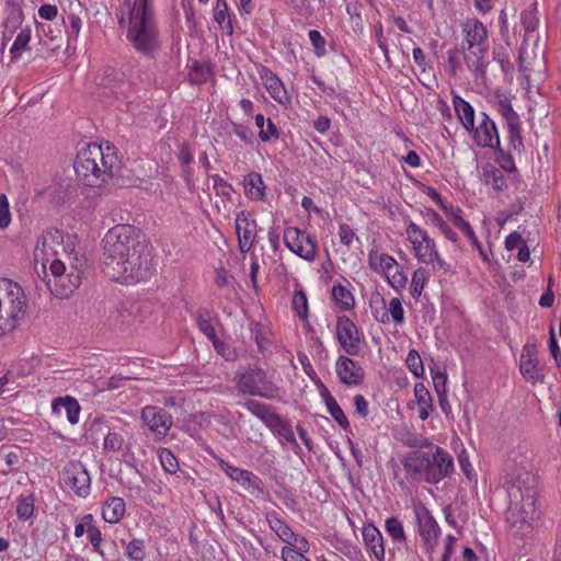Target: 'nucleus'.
<instances>
[{
  "instance_id": "obj_1",
  "label": "nucleus",
  "mask_w": 561,
  "mask_h": 561,
  "mask_svg": "<svg viewBox=\"0 0 561 561\" xmlns=\"http://www.w3.org/2000/svg\"><path fill=\"white\" fill-rule=\"evenodd\" d=\"M102 245L103 271L113 280L134 284L153 275L151 247L138 228L117 225L105 233Z\"/></svg>"
},
{
  "instance_id": "obj_2",
  "label": "nucleus",
  "mask_w": 561,
  "mask_h": 561,
  "mask_svg": "<svg viewBox=\"0 0 561 561\" xmlns=\"http://www.w3.org/2000/svg\"><path fill=\"white\" fill-rule=\"evenodd\" d=\"M118 169L116 148L108 141L102 145H88L78 152L75 161L78 179L90 187L100 188L117 174Z\"/></svg>"
},
{
  "instance_id": "obj_3",
  "label": "nucleus",
  "mask_w": 561,
  "mask_h": 561,
  "mask_svg": "<svg viewBox=\"0 0 561 561\" xmlns=\"http://www.w3.org/2000/svg\"><path fill=\"white\" fill-rule=\"evenodd\" d=\"M403 468L412 480L431 484H437L455 470L451 455L439 446L433 454L410 451L403 460Z\"/></svg>"
},
{
  "instance_id": "obj_4",
  "label": "nucleus",
  "mask_w": 561,
  "mask_h": 561,
  "mask_svg": "<svg viewBox=\"0 0 561 561\" xmlns=\"http://www.w3.org/2000/svg\"><path fill=\"white\" fill-rule=\"evenodd\" d=\"M126 37L146 56H151L159 48V32L148 0H134Z\"/></svg>"
},
{
  "instance_id": "obj_5",
  "label": "nucleus",
  "mask_w": 561,
  "mask_h": 561,
  "mask_svg": "<svg viewBox=\"0 0 561 561\" xmlns=\"http://www.w3.org/2000/svg\"><path fill=\"white\" fill-rule=\"evenodd\" d=\"M65 259L55 257L50 261L51 277L46 279V285L58 298H68L81 284L85 259L78 253H66Z\"/></svg>"
},
{
  "instance_id": "obj_6",
  "label": "nucleus",
  "mask_w": 561,
  "mask_h": 561,
  "mask_svg": "<svg viewBox=\"0 0 561 561\" xmlns=\"http://www.w3.org/2000/svg\"><path fill=\"white\" fill-rule=\"evenodd\" d=\"M0 308L15 330L27 313V299L23 288L9 278H0Z\"/></svg>"
},
{
  "instance_id": "obj_7",
  "label": "nucleus",
  "mask_w": 561,
  "mask_h": 561,
  "mask_svg": "<svg viewBox=\"0 0 561 561\" xmlns=\"http://www.w3.org/2000/svg\"><path fill=\"white\" fill-rule=\"evenodd\" d=\"M234 380L237 389L243 394L274 399L278 391V388L268 380L266 371L256 365L242 371L238 370Z\"/></svg>"
},
{
  "instance_id": "obj_8",
  "label": "nucleus",
  "mask_w": 561,
  "mask_h": 561,
  "mask_svg": "<svg viewBox=\"0 0 561 561\" xmlns=\"http://www.w3.org/2000/svg\"><path fill=\"white\" fill-rule=\"evenodd\" d=\"M537 517L536 499L529 496L524 500L510 499L506 520L512 528H516V533H529Z\"/></svg>"
},
{
  "instance_id": "obj_9",
  "label": "nucleus",
  "mask_w": 561,
  "mask_h": 561,
  "mask_svg": "<svg viewBox=\"0 0 561 561\" xmlns=\"http://www.w3.org/2000/svg\"><path fill=\"white\" fill-rule=\"evenodd\" d=\"M85 437H90L93 442L103 437L104 453H118L127 443L124 435L113 430L104 416H95L89 422Z\"/></svg>"
},
{
  "instance_id": "obj_10",
  "label": "nucleus",
  "mask_w": 561,
  "mask_h": 561,
  "mask_svg": "<svg viewBox=\"0 0 561 561\" xmlns=\"http://www.w3.org/2000/svg\"><path fill=\"white\" fill-rule=\"evenodd\" d=\"M61 480L77 496L82 499L89 496L91 491V477L81 461H68L62 468Z\"/></svg>"
},
{
  "instance_id": "obj_11",
  "label": "nucleus",
  "mask_w": 561,
  "mask_h": 561,
  "mask_svg": "<svg viewBox=\"0 0 561 561\" xmlns=\"http://www.w3.org/2000/svg\"><path fill=\"white\" fill-rule=\"evenodd\" d=\"M65 233L58 229H49L45 231L37 240L34 249V255L36 260H42L43 267L45 268L46 263L54 260V256L60 254L66 255L69 253L65 243Z\"/></svg>"
},
{
  "instance_id": "obj_12",
  "label": "nucleus",
  "mask_w": 561,
  "mask_h": 561,
  "mask_svg": "<svg viewBox=\"0 0 561 561\" xmlns=\"http://www.w3.org/2000/svg\"><path fill=\"white\" fill-rule=\"evenodd\" d=\"M284 243L295 254L301 259L312 262L317 256V241L296 227H287L284 230Z\"/></svg>"
},
{
  "instance_id": "obj_13",
  "label": "nucleus",
  "mask_w": 561,
  "mask_h": 561,
  "mask_svg": "<svg viewBox=\"0 0 561 561\" xmlns=\"http://www.w3.org/2000/svg\"><path fill=\"white\" fill-rule=\"evenodd\" d=\"M407 234L417 260L425 264L433 263V257H437V249L428 233L415 222L410 221L407 227Z\"/></svg>"
},
{
  "instance_id": "obj_14",
  "label": "nucleus",
  "mask_w": 561,
  "mask_h": 561,
  "mask_svg": "<svg viewBox=\"0 0 561 561\" xmlns=\"http://www.w3.org/2000/svg\"><path fill=\"white\" fill-rule=\"evenodd\" d=\"M497 111L505 119L510 147L520 153L524 149V141L520 133V119L513 110L510 99L503 98L497 103Z\"/></svg>"
},
{
  "instance_id": "obj_15",
  "label": "nucleus",
  "mask_w": 561,
  "mask_h": 561,
  "mask_svg": "<svg viewBox=\"0 0 561 561\" xmlns=\"http://www.w3.org/2000/svg\"><path fill=\"white\" fill-rule=\"evenodd\" d=\"M336 337L346 354L357 356L360 352V333L355 323L346 316L337 318Z\"/></svg>"
},
{
  "instance_id": "obj_16",
  "label": "nucleus",
  "mask_w": 561,
  "mask_h": 561,
  "mask_svg": "<svg viewBox=\"0 0 561 561\" xmlns=\"http://www.w3.org/2000/svg\"><path fill=\"white\" fill-rule=\"evenodd\" d=\"M141 420L157 439L165 437L173 424L172 416L164 409L156 405L145 407L141 410Z\"/></svg>"
},
{
  "instance_id": "obj_17",
  "label": "nucleus",
  "mask_w": 561,
  "mask_h": 561,
  "mask_svg": "<svg viewBox=\"0 0 561 561\" xmlns=\"http://www.w3.org/2000/svg\"><path fill=\"white\" fill-rule=\"evenodd\" d=\"M520 374L524 378L531 382H543L545 374L542 368L539 367V359L537 356V346L535 343H526L523 347L520 355Z\"/></svg>"
},
{
  "instance_id": "obj_18",
  "label": "nucleus",
  "mask_w": 561,
  "mask_h": 561,
  "mask_svg": "<svg viewBox=\"0 0 561 561\" xmlns=\"http://www.w3.org/2000/svg\"><path fill=\"white\" fill-rule=\"evenodd\" d=\"M506 488L510 499L524 500L528 496L537 499L536 478L526 470L518 472L507 481Z\"/></svg>"
},
{
  "instance_id": "obj_19",
  "label": "nucleus",
  "mask_w": 561,
  "mask_h": 561,
  "mask_svg": "<svg viewBox=\"0 0 561 561\" xmlns=\"http://www.w3.org/2000/svg\"><path fill=\"white\" fill-rule=\"evenodd\" d=\"M473 140L483 148H499L500 136L497 127L493 119L485 113L480 114V122L477 127L473 126Z\"/></svg>"
},
{
  "instance_id": "obj_20",
  "label": "nucleus",
  "mask_w": 561,
  "mask_h": 561,
  "mask_svg": "<svg viewBox=\"0 0 561 561\" xmlns=\"http://www.w3.org/2000/svg\"><path fill=\"white\" fill-rule=\"evenodd\" d=\"M461 53L463 60L469 70L476 78H484L486 73L488 62L485 56L488 54V44L483 45H462Z\"/></svg>"
},
{
  "instance_id": "obj_21",
  "label": "nucleus",
  "mask_w": 561,
  "mask_h": 561,
  "mask_svg": "<svg viewBox=\"0 0 561 561\" xmlns=\"http://www.w3.org/2000/svg\"><path fill=\"white\" fill-rule=\"evenodd\" d=\"M335 371L340 381L346 386H358L364 381L362 366L352 358L341 355L335 363Z\"/></svg>"
},
{
  "instance_id": "obj_22",
  "label": "nucleus",
  "mask_w": 561,
  "mask_h": 561,
  "mask_svg": "<svg viewBox=\"0 0 561 561\" xmlns=\"http://www.w3.org/2000/svg\"><path fill=\"white\" fill-rule=\"evenodd\" d=\"M256 221L250 219L248 214L244 211L237 214L236 232L239 249L242 253L249 252L253 248L256 237Z\"/></svg>"
},
{
  "instance_id": "obj_23",
  "label": "nucleus",
  "mask_w": 561,
  "mask_h": 561,
  "mask_svg": "<svg viewBox=\"0 0 561 561\" xmlns=\"http://www.w3.org/2000/svg\"><path fill=\"white\" fill-rule=\"evenodd\" d=\"M220 468L231 480L237 481L244 489L263 491L260 486L261 480L252 471L234 467L224 460L220 461Z\"/></svg>"
},
{
  "instance_id": "obj_24",
  "label": "nucleus",
  "mask_w": 561,
  "mask_h": 561,
  "mask_svg": "<svg viewBox=\"0 0 561 561\" xmlns=\"http://www.w3.org/2000/svg\"><path fill=\"white\" fill-rule=\"evenodd\" d=\"M419 533L428 549H434L440 528L427 510L416 514Z\"/></svg>"
},
{
  "instance_id": "obj_25",
  "label": "nucleus",
  "mask_w": 561,
  "mask_h": 561,
  "mask_svg": "<svg viewBox=\"0 0 561 561\" xmlns=\"http://www.w3.org/2000/svg\"><path fill=\"white\" fill-rule=\"evenodd\" d=\"M362 535L367 552L371 553L378 561H385L386 551L380 530L375 525L367 524L363 527Z\"/></svg>"
},
{
  "instance_id": "obj_26",
  "label": "nucleus",
  "mask_w": 561,
  "mask_h": 561,
  "mask_svg": "<svg viewBox=\"0 0 561 561\" xmlns=\"http://www.w3.org/2000/svg\"><path fill=\"white\" fill-rule=\"evenodd\" d=\"M461 31L463 34L462 45H483L488 44V30L486 26L478 19L467 20Z\"/></svg>"
},
{
  "instance_id": "obj_27",
  "label": "nucleus",
  "mask_w": 561,
  "mask_h": 561,
  "mask_svg": "<svg viewBox=\"0 0 561 561\" xmlns=\"http://www.w3.org/2000/svg\"><path fill=\"white\" fill-rule=\"evenodd\" d=\"M264 76L262 78H265V87L271 95V98L276 101L277 103L282 105H289L291 103V98L287 93L286 89L284 88L283 82L279 80V78L274 75L271 70L267 68L263 69Z\"/></svg>"
},
{
  "instance_id": "obj_28",
  "label": "nucleus",
  "mask_w": 561,
  "mask_h": 561,
  "mask_svg": "<svg viewBox=\"0 0 561 561\" xmlns=\"http://www.w3.org/2000/svg\"><path fill=\"white\" fill-rule=\"evenodd\" d=\"M65 410L67 420L70 424L75 425L79 422V416L81 412V408L79 402L70 397H58L51 402V412L56 415L61 414V410Z\"/></svg>"
},
{
  "instance_id": "obj_29",
  "label": "nucleus",
  "mask_w": 561,
  "mask_h": 561,
  "mask_svg": "<svg viewBox=\"0 0 561 561\" xmlns=\"http://www.w3.org/2000/svg\"><path fill=\"white\" fill-rule=\"evenodd\" d=\"M242 405L250 413H252L257 419H260L265 424V426L268 428L274 424V422L279 416V414H277L271 405L265 404V403L260 402L254 399L245 400L242 403Z\"/></svg>"
},
{
  "instance_id": "obj_30",
  "label": "nucleus",
  "mask_w": 561,
  "mask_h": 561,
  "mask_svg": "<svg viewBox=\"0 0 561 561\" xmlns=\"http://www.w3.org/2000/svg\"><path fill=\"white\" fill-rule=\"evenodd\" d=\"M266 522L270 528L277 535V537L287 545L295 543V533L293 529L278 516L274 511L265 514Z\"/></svg>"
},
{
  "instance_id": "obj_31",
  "label": "nucleus",
  "mask_w": 561,
  "mask_h": 561,
  "mask_svg": "<svg viewBox=\"0 0 561 561\" xmlns=\"http://www.w3.org/2000/svg\"><path fill=\"white\" fill-rule=\"evenodd\" d=\"M125 501L118 496L108 497L102 507V517L106 523L116 524L125 514Z\"/></svg>"
},
{
  "instance_id": "obj_32",
  "label": "nucleus",
  "mask_w": 561,
  "mask_h": 561,
  "mask_svg": "<svg viewBox=\"0 0 561 561\" xmlns=\"http://www.w3.org/2000/svg\"><path fill=\"white\" fill-rule=\"evenodd\" d=\"M454 107L458 119L466 130H473L474 126V110L469 102L463 100L459 95H455L453 99Z\"/></svg>"
},
{
  "instance_id": "obj_33",
  "label": "nucleus",
  "mask_w": 561,
  "mask_h": 561,
  "mask_svg": "<svg viewBox=\"0 0 561 561\" xmlns=\"http://www.w3.org/2000/svg\"><path fill=\"white\" fill-rule=\"evenodd\" d=\"M24 21V13L19 0H5L4 27L13 33Z\"/></svg>"
},
{
  "instance_id": "obj_34",
  "label": "nucleus",
  "mask_w": 561,
  "mask_h": 561,
  "mask_svg": "<svg viewBox=\"0 0 561 561\" xmlns=\"http://www.w3.org/2000/svg\"><path fill=\"white\" fill-rule=\"evenodd\" d=\"M520 23L524 28L523 46L531 39L539 24L537 3L531 4L520 13Z\"/></svg>"
},
{
  "instance_id": "obj_35",
  "label": "nucleus",
  "mask_w": 561,
  "mask_h": 561,
  "mask_svg": "<svg viewBox=\"0 0 561 561\" xmlns=\"http://www.w3.org/2000/svg\"><path fill=\"white\" fill-rule=\"evenodd\" d=\"M245 195L253 201H261L264 197L265 185L262 175L257 172H250L243 180Z\"/></svg>"
},
{
  "instance_id": "obj_36",
  "label": "nucleus",
  "mask_w": 561,
  "mask_h": 561,
  "mask_svg": "<svg viewBox=\"0 0 561 561\" xmlns=\"http://www.w3.org/2000/svg\"><path fill=\"white\" fill-rule=\"evenodd\" d=\"M250 330L257 345V350L262 355L270 352L272 346L271 332L261 322H251Z\"/></svg>"
},
{
  "instance_id": "obj_37",
  "label": "nucleus",
  "mask_w": 561,
  "mask_h": 561,
  "mask_svg": "<svg viewBox=\"0 0 561 561\" xmlns=\"http://www.w3.org/2000/svg\"><path fill=\"white\" fill-rule=\"evenodd\" d=\"M332 298L340 311H350L355 306L353 294L342 284L333 285Z\"/></svg>"
},
{
  "instance_id": "obj_38",
  "label": "nucleus",
  "mask_w": 561,
  "mask_h": 561,
  "mask_svg": "<svg viewBox=\"0 0 561 561\" xmlns=\"http://www.w3.org/2000/svg\"><path fill=\"white\" fill-rule=\"evenodd\" d=\"M31 34L32 31L30 26H25L21 30L10 48L11 60L20 59L22 53L26 49H30L28 44L31 41Z\"/></svg>"
},
{
  "instance_id": "obj_39",
  "label": "nucleus",
  "mask_w": 561,
  "mask_h": 561,
  "mask_svg": "<svg viewBox=\"0 0 561 561\" xmlns=\"http://www.w3.org/2000/svg\"><path fill=\"white\" fill-rule=\"evenodd\" d=\"M483 175L485 185L491 186L493 190L502 192L507 187L504 174L500 169L490 167L484 169Z\"/></svg>"
},
{
  "instance_id": "obj_40",
  "label": "nucleus",
  "mask_w": 561,
  "mask_h": 561,
  "mask_svg": "<svg viewBox=\"0 0 561 561\" xmlns=\"http://www.w3.org/2000/svg\"><path fill=\"white\" fill-rule=\"evenodd\" d=\"M35 511V495L33 493L23 494L18 499L16 515L21 520L30 519Z\"/></svg>"
},
{
  "instance_id": "obj_41",
  "label": "nucleus",
  "mask_w": 561,
  "mask_h": 561,
  "mask_svg": "<svg viewBox=\"0 0 561 561\" xmlns=\"http://www.w3.org/2000/svg\"><path fill=\"white\" fill-rule=\"evenodd\" d=\"M196 323L198 329L210 340H216L217 335L211 324V313L206 308H201L197 311Z\"/></svg>"
},
{
  "instance_id": "obj_42",
  "label": "nucleus",
  "mask_w": 561,
  "mask_h": 561,
  "mask_svg": "<svg viewBox=\"0 0 561 561\" xmlns=\"http://www.w3.org/2000/svg\"><path fill=\"white\" fill-rule=\"evenodd\" d=\"M210 72L208 65L194 61L188 73V80L193 84H202L208 80Z\"/></svg>"
},
{
  "instance_id": "obj_43",
  "label": "nucleus",
  "mask_w": 561,
  "mask_h": 561,
  "mask_svg": "<svg viewBox=\"0 0 561 561\" xmlns=\"http://www.w3.org/2000/svg\"><path fill=\"white\" fill-rule=\"evenodd\" d=\"M369 306L371 309V314L376 321L380 323L389 322V313L387 312L383 297H381L379 294L371 297Z\"/></svg>"
},
{
  "instance_id": "obj_44",
  "label": "nucleus",
  "mask_w": 561,
  "mask_h": 561,
  "mask_svg": "<svg viewBox=\"0 0 561 561\" xmlns=\"http://www.w3.org/2000/svg\"><path fill=\"white\" fill-rule=\"evenodd\" d=\"M427 218L431 222L439 229V231L450 241H457V234L445 222L442 216L435 211L434 209H427L426 213Z\"/></svg>"
},
{
  "instance_id": "obj_45",
  "label": "nucleus",
  "mask_w": 561,
  "mask_h": 561,
  "mask_svg": "<svg viewBox=\"0 0 561 561\" xmlns=\"http://www.w3.org/2000/svg\"><path fill=\"white\" fill-rule=\"evenodd\" d=\"M428 272L424 267H419L414 271L411 280V295L419 298L428 280Z\"/></svg>"
},
{
  "instance_id": "obj_46",
  "label": "nucleus",
  "mask_w": 561,
  "mask_h": 561,
  "mask_svg": "<svg viewBox=\"0 0 561 561\" xmlns=\"http://www.w3.org/2000/svg\"><path fill=\"white\" fill-rule=\"evenodd\" d=\"M0 457L3 459V467L0 469L2 474H9L18 471L15 466L21 462L22 458L21 451L18 448L5 454H0Z\"/></svg>"
},
{
  "instance_id": "obj_47",
  "label": "nucleus",
  "mask_w": 561,
  "mask_h": 561,
  "mask_svg": "<svg viewBox=\"0 0 561 561\" xmlns=\"http://www.w3.org/2000/svg\"><path fill=\"white\" fill-rule=\"evenodd\" d=\"M214 19L220 25L226 23L225 27L227 28V32L229 34H232L233 28H232L231 20L229 19L228 5H227L226 0H217L216 1V5L214 9Z\"/></svg>"
},
{
  "instance_id": "obj_48",
  "label": "nucleus",
  "mask_w": 561,
  "mask_h": 561,
  "mask_svg": "<svg viewBox=\"0 0 561 561\" xmlns=\"http://www.w3.org/2000/svg\"><path fill=\"white\" fill-rule=\"evenodd\" d=\"M385 528L388 535L396 541H404L405 534L403 529V525L399 518L391 516L388 517L385 522Z\"/></svg>"
},
{
  "instance_id": "obj_49",
  "label": "nucleus",
  "mask_w": 561,
  "mask_h": 561,
  "mask_svg": "<svg viewBox=\"0 0 561 561\" xmlns=\"http://www.w3.org/2000/svg\"><path fill=\"white\" fill-rule=\"evenodd\" d=\"M293 309L301 320H306L308 318V299L304 290L295 291L293 297Z\"/></svg>"
},
{
  "instance_id": "obj_50",
  "label": "nucleus",
  "mask_w": 561,
  "mask_h": 561,
  "mask_svg": "<svg viewBox=\"0 0 561 561\" xmlns=\"http://www.w3.org/2000/svg\"><path fill=\"white\" fill-rule=\"evenodd\" d=\"M330 404L327 407L332 419L344 430H350V422L344 414L342 408L339 405L335 399L329 400Z\"/></svg>"
},
{
  "instance_id": "obj_51",
  "label": "nucleus",
  "mask_w": 561,
  "mask_h": 561,
  "mask_svg": "<svg viewBox=\"0 0 561 561\" xmlns=\"http://www.w3.org/2000/svg\"><path fill=\"white\" fill-rule=\"evenodd\" d=\"M159 459L165 472L173 474L178 471V459L168 448H162L159 450Z\"/></svg>"
},
{
  "instance_id": "obj_52",
  "label": "nucleus",
  "mask_w": 561,
  "mask_h": 561,
  "mask_svg": "<svg viewBox=\"0 0 561 561\" xmlns=\"http://www.w3.org/2000/svg\"><path fill=\"white\" fill-rule=\"evenodd\" d=\"M270 430L286 442L295 435L290 423L287 420H284L280 415Z\"/></svg>"
},
{
  "instance_id": "obj_53",
  "label": "nucleus",
  "mask_w": 561,
  "mask_h": 561,
  "mask_svg": "<svg viewBox=\"0 0 561 561\" xmlns=\"http://www.w3.org/2000/svg\"><path fill=\"white\" fill-rule=\"evenodd\" d=\"M407 366L415 377H422L424 374V366L420 354L415 350H411L407 356Z\"/></svg>"
},
{
  "instance_id": "obj_54",
  "label": "nucleus",
  "mask_w": 561,
  "mask_h": 561,
  "mask_svg": "<svg viewBox=\"0 0 561 561\" xmlns=\"http://www.w3.org/2000/svg\"><path fill=\"white\" fill-rule=\"evenodd\" d=\"M126 554L133 561H142L145 559V545L140 539H133L126 547Z\"/></svg>"
},
{
  "instance_id": "obj_55",
  "label": "nucleus",
  "mask_w": 561,
  "mask_h": 561,
  "mask_svg": "<svg viewBox=\"0 0 561 561\" xmlns=\"http://www.w3.org/2000/svg\"><path fill=\"white\" fill-rule=\"evenodd\" d=\"M387 312L389 313V319L391 318L396 324L404 322V310L399 298L394 297L390 300Z\"/></svg>"
},
{
  "instance_id": "obj_56",
  "label": "nucleus",
  "mask_w": 561,
  "mask_h": 561,
  "mask_svg": "<svg viewBox=\"0 0 561 561\" xmlns=\"http://www.w3.org/2000/svg\"><path fill=\"white\" fill-rule=\"evenodd\" d=\"M414 396L419 407L433 408L432 396L423 383H415Z\"/></svg>"
},
{
  "instance_id": "obj_57",
  "label": "nucleus",
  "mask_w": 561,
  "mask_h": 561,
  "mask_svg": "<svg viewBox=\"0 0 561 561\" xmlns=\"http://www.w3.org/2000/svg\"><path fill=\"white\" fill-rule=\"evenodd\" d=\"M67 22L69 24L68 28L66 30L68 42L76 41L81 31V19L75 13H69L67 16Z\"/></svg>"
},
{
  "instance_id": "obj_58",
  "label": "nucleus",
  "mask_w": 561,
  "mask_h": 561,
  "mask_svg": "<svg viewBox=\"0 0 561 561\" xmlns=\"http://www.w3.org/2000/svg\"><path fill=\"white\" fill-rule=\"evenodd\" d=\"M130 438H131V436H129L123 450H121L122 451V460L126 466L133 468L137 473H140V470L138 468V460H137L136 455L131 448Z\"/></svg>"
},
{
  "instance_id": "obj_59",
  "label": "nucleus",
  "mask_w": 561,
  "mask_h": 561,
  "mask_svg": "<svg viewBox=\"0 0 561 561\" xmlns=\"http://www.w3.org/2000/svg\"><path fill=\"white\" fill-rule=\"evenodd\" d=\"M87 535H88L90 543L92 545L93 550L103 557L104 552L101 549V542H102L101 530L93 524L92 526H89V529H87Z\"/></svg>"
},
{
  "instance_id": "obj_60",
  "label": "nucleus",
  "mask_w": 561,
  "mask_h": 561,
  "mask_svg": "<svg viewBox=\"0 0 561 561\" xmlns=\"http://www.w3.org/2000/svg\"><path fill=\"white\" fill-rule=\"evenodd\" d=\"M11 222L9 201L5 194L0 193V229L7 228Z\"/></svg>"
},
{
  "instance_id": "obj_61",
  "label": "nucleus",
  "mask_w": 561,
  "mask_h": 561,
  "mask_svg": "<svg viewBox=\"0 0 561 561\" xmlns=\"http://www.w3.org/2000/svg\"><path fill=\"white\" fill-rule=\"evenodd\" d=\"M308 36L314 47L316 55L319 57L323 56L325 54V39L321 33L317 30H310Z\"/></svg>"
},
{
  "instance_id": "obj_62",
  "label": "nucleus",
  "mask_w": 561,
  "mask_h": 561,
  "mask_svg": "<svg viewBox=\"0 0 561 561\" xmlns=\"http://www.w3.org/2000/svg\"><path fill=\"white\" fill-rule=\"evenodd\" d=\"M259 138L263 142L279 138V130L271 118H267L266 121V128L259 131Z\"/></svg>"
},
{
  "instance_id": "obj_63",
  "label": "nucleus",
  "mask_w": 561,
  "mask_h": 561,
  "mask_svg": "<svg viewBox=\"0 0 561 561\" xmlns=\"http://www.w3.org/2000/svg\"><path fill=\"white\" fill-rule=\"evenodd\" d=\"M211 343L217 353L221 355L226 360H234L237 358L236 351L225 342L220 341L218 337L213 340Z\"/></svg>"
},
{
  "instance_id": "obj_64",
  "label": "nucleus",
  "mask_w": 561,
  "mask_h": 561,
  "mask_svg": "<svg viewBox=\"0 0 561 561\" xmlns=\"http://www.w3.org/2000/svg\"><path fill=\"white\" fill-rule=\"evenodd\" d=\"M387 278H388L389 285L396 290H400V289L404 288V286L408 282L407 275L403 273V271H399V270H397L391 275L389 273H387Z\"/></svg>"
}]
</instances>
